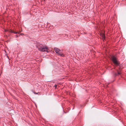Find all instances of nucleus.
I'll list each match as a JSON object with an SVG mask.
<instances>
[{"label":"nucleus","instance_id":"1","mask_svg":"<svg viewBox=\"0 0 126 126\" xmlns=\"http://www.w3.org/2000/svg\"><path fill=\"white\" fill-rule=\"evenodd\" d=\"M38 49L39 50L43 52H48V48L46 46H39L38 47Z\"/></svg>","mask_w":126,"mask_h":126},{"label":"nucleus","instance_id":"2","mask_svg":"<svg viewBox=\"0 0 126 126\" xmlns=\"http://www.w3.org/2000/svg\"><path fill=\"white\" fill-rule=\"evenodd\" d=\"M111 59L113 62L114 63L115 65L117 66L119 65L120 63L115 57L114 56H112L111 57Z\"/></svg>","mask_w":126,"mask_h":126},{"label":"nucleus","instance_id":"3","mask_svg":"<svg viewBox=\"0 0 126 126\" xmlns=\"http://www.w3.org/2000/svg\"><path fill=\"white\" fill-rule=\"evenodd\" d=\"M54 50L56 53L59 55L62 56L63 55L62 51L59 49L55 48H54Z\"/></svg>","mask_w":126,"mask_h":126},{"label":"nucleus","instance_id":"4","mask_svg":"<svg viewBox=\"0 0 126 126\" xmlns=\"http://www.w3.org/2000/svg\"><path fill=\"white\" fill-rule=\"evenodd\" d=\"M4 31L5 32H11V33H15L17 34V33H19V32H15L14 31H13L11 30H5Z\"/></svg>","mask_w":126,"mask_h":126},{"label":"nucleus","instance_id":"5","mask_svg":"<svg viewBox=\"0 0 126 126\" xmlns=\"http://www.w3.org/2000/svg\"><path fill=\"white\" fill-rule=\"evenodd\" d=\"M119 70H116L117 71V73H115L114 74V75L115 76H118L120 74V69L119 68Z\"/></svg>","mask_w":126,"mask_h":126},{"label":"nucleus","instance_id":"6","mask_svg":"<svg viewBox=\"0 0 126 126\" xmlns=\"http://www.w3.org/2000/svg\"><path fill=\"white\" fill-rule=\"evenodd\" d=\"M102 37H103V39H104V35H103Z\"/></svg>","mask_w":126,"mask_h":126},{"label":"nucleus","instance_id":"7","mask_svg":"<svg viewBox=\"0 0 126 126\" xmlns=\"http://www.w3.org/2000/svg\"><path fill=\"white\" fill-rule=\"evenodd\" d=\"M57 86V85L56 84H55L54 86V87H55L56 88V87Z\"/></svg>","mask_w":126,"mask_h":126},{"label":"nucleus","instance_id":"8","mask_svg":"<svg viewBox=\"0 0 126 126\" xmlns=\"http://www.w3.org/2000/svg\"><path fill=\"white\" fill-rule=\"evenodd\" d=\"M20 35H24V34L23 33H21Z\"/></svg>","mask_w":126,"mask_h":126},{"label":"nucleus","instance_id":"9","mask_svg":"<svg viewBox=\"0 0 126 126\" xmlns=\"http://www.w3.org/2000/svg\"><path fill=\"white\" fill-rule=\"evenodd\" d=\"M16 37H18V36H17V35H16Z\"/></svg>","mask_w":126,"mask_h":126}]
</instances>
